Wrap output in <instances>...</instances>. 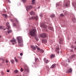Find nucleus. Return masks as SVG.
Masks as SVG:
<instances>
[{"instance_id":"f257e3e1","label":"nucleus","mask_w":76,"mask_h":76,"mask_svg":"<svg viewBox=\"0 0 76 76\" xmlns=\"http://www.w3.org/2000/svg\"><path fill=\"white\" fill-rule=\"evenodd\" d=\"M17 40L19 46L22 47L23 46V39L22 37H18L17 38Z\"/></svg>"},{"instance_id":"f03ea898","label":"nucleus","mask_w":76,"mask_h":76,"mask_svg":"<svg viewBox=\"0 0 76 76\" xmlns=\"http://www.w3.org/2000/svg\"><path fill=\"white\" fill-rule=\"evenodd\" d=\"M36 30L35 29H33L32 30H31L30 31L29 33L30 35L31 36H32L34 37V35H35Z\"/></svg>"},{"instance_id":"7ed1b4c3","label":"nucleus","mask_w":76,"mask_h":76,"mask_svg":"<svg viewBox=\"0 0 76 76\" xmlns=\"http://www.w3.org/2000/svg\"><path fill=\"white\" fill-rule=\"evenodd\" d=\"M5 59L3 58H1L0 60V66H2L3 64H4Z\"/></svg>"},{"instance_id":"20e7f679","label":"nucleus","mask_w":76,"mask_h":76,"mask_svg":"<svg viewBox=\"0 0 76 76\" xmlns=\"http://www.w3.org/2000/svg\"><path fill=\"white\" fill-rule=\"evenodd\" d=\"M32 8H33V6L32 5H30L27 6L26 7L27 12H28L29 10H31V9H32Z\"/></svg>"},{"instance_id":"39448f33","label":"nucleus","mask_w":76,"mask_h":76,"mask_svg":"<svg viewBox=\"0 0 76 76\" xmlns=\"http://www.w3.org/2000/svg\"><path fill=\"white\" fill-rule=\"evenodd\" d=\"M38 17L37 16L35 17L33 16L31 18H30L29 19V20H31V19H36V20H38Z\"/></svg>"},{"instance_id":"423d86ee","label":"nucleus","mask_w":76,"mask_h":76,"mask_svg":"<svg viewBox=\"0 0 76 76\" xmlns=\"http://www.w3.org/2000/svg\"><path fill=\"white\" fill-rule=\"evenodd\" d=\"M10 42H12V44L14 45H15V44H16V43H17L16 39L11 40Z\"/></svg>"},{"instance_id":"0eeeda50","label":"nucleus","mask_w":76,"mask_h":76,"mask_svg":"<svg viewBox=\"0 0 76 76\" xmlns=\"http://www.w3.org/2000/svg\"><path fill=\"white\" fill-rule=\"evenodd\" d=\"M6 25L8 30L10 28V27L9 26V23L7 22L6 23Z\"/></svg>"},{"instance_id":"6e6552de","label":"nucleus","mask_w":76,"mask_h":76,"mask_svg":"<svg viewBox=\"0 0 76 76\" xmlns=\"http://www.w3.org/2000/svg\"><path fill=\"white\" fill-rule=\"evenodd\" d=\"M59 50L60 48H56V51L57 54H59V53L60 52Z\"/></svg>"},{"instance_id":"1a4fd4ad","label":"nucleus","mask_w":76,"mask_h":76,"mask_svg":"<svg viewBox=\"0 0 76 76\" xmlns=\"http://www.w3.org/2000/svg\"><path fill=\"white\" fill-rule=\"evenodd\" d=\"M43 60L44 62L46 64L48 63V62H49V61H48V60H46V58H44L43 59Z\"/></svg>"},{"instance_id":"9d476101","label":"nucleus","mask_w":76,"mask_h":76,"mask_svg":"<svg viewBox=\"0 0 76 76\" xmlns=\"http://www.w3.org/2000/svg\"><path fill=\"white\" fill-rule=\"evenodd\" d=\"M41 26H42L43 28H47V26L46 25H45L44 24L42 25L41 24Z\"/></svg>"},{"instance_id":"9b49d317","label":"nucleus","mask_w":76,"mask_h":76,"mask_svg":"<svg viewBox=\"0 0 76 76\" xmlns=\"http://www.w3.org/2000/svg\"><path fill=\"white\" fill-rule=\"evenodd\" d=\"M72 72V69L71 68H70L67 71L68 73H71Z\"/></svg>"},{"instance_id":"f8f14e48","label":"nucleus","mask_w":76,"mask_h":76,"mask_svg":"<svg viewBox=\"0 0 76 76\" xmlns=\"http://www.w3.org/2000/svg\"><path fill=\"white\" fill-rule=\"evenodd\" d=\"M69 6V4H64L63 5L64 7H67Z\"/></svg>"},{"instance_id":"ddd939ff","label":"nucleus","mask_w":76,"mask_h":76,"mask_svg":"<svg viewBox=\"0 0 76 76\" xmlns=\"http://www.w3.org/2000/svg\"><path fill=\"white\" fill-rule=\"evenodd\" d=\"M59 43L60 44H61L63 43V39L61 38L60 39Z\"/></svg>"},{"instance_id":"4468645a","label":"nucleus","mask_w":76,"mask_h":76,"mask_svg":"<svg viewBox=\"0 0 76 76\" xmlns=\"http://www.w3.org/2000/svg\"><path fill=\"white\" fill-rule=\"evenodd\" d=\"M30 14L31 15H35V12L33 11H32L30 12Z\"/></svg>"},{"instance_id":"2eb2a0df","label":"nucleus","mask_w":76,"mask_h":76,"mask_svg":"<svg viewBox=\"0 0 76 76\" xmlns=\"http://www.w3.org/2000/svg\"><path fill=\"white\" fill-rule=\"evenodd\" d=\"M24 70L25 72H29V68H24Z\"/></svg>"},{"instance_id":"dca6fc26","label":"nucleus","mask_w":76,"mask_h":76,"mask_svg":"<svg viewBox=\"0 0 76 76\" xmlns=\"http://www.w3.org/2000/svg\"><path fill=\"white\" fill-rule=\"evenodd\" d=\"M42 42H44V43H47V40L46 39H42Z\"/></svg>"},{"instance_id":"f3484780","label":"nucleus","mask_w":76,"mask_h":76,"mask_svg":"<svg viewBox=\"0 0 76 76\" xmlns=\"http://www.w3.org/2000/svg\"><path fill=\"white\" fill-rule=\"evenodd\" d=\"M56 64H53L52 65L50 68H54V67H56Z\"/></svg>"},{"instance_id":"a211bd4d","label":"nucleus","mask_w":76,"mask_h":76,"mask_svg":"<svg viewBox=\"0 0 76 76\" xmlns=\"http://www.w3.org/2000/svg\"><path fill=\"white\" fill-rule=\"evenodd\" d=\"M55 57V55L53 54H52L50 56V57L51 58H54Z\"/></svg>"},{"instance_id":"6ab92c4d","label":"nucleus","mask_w":76,"mask_h":76,"mask_svg":"<svg viewBox=\"0 0 76 76\" xmlns=\"http://www.w3.org/2000/svg\"><path fill=\"white\" fill-rule=\"evenodd\" d=\"M72 20L73 21V22H76V19L75 18H72Z\"/></svg>"},{"instance_id":"aec40b11","label":"nucleus","mask_w":76,"mask_h":76,"mask_svg":"<svg viewBox=\"0 0 76 76\" xmlns=\"http://www.w3.org/2000/svg\"><path fill=\"white\" fill-rule=\"evenodd\" d=\"M2 15L3 16H4L5 18H7V15L5 14H3Z\"/></svg>"},{"instance_id":"412c9836","label":"nucleus","mask_w":76,"mask_h":76,"mask_svg":"<svg viewBox=\"0 0 76 76\" xmlns=\"http://www.w3.org/2000/svg\"><path fill=\"white\" fill-rule=\"evenodd\" d=\"M31 48L33 49V50H36V48L34 47V46H32L31 47Z\"/></svg>"},{"instance_id":"4be33fe9","label":"nucleus","mask_w":76,"mask_h":76,"mask_svg":"<svg viewBox=\"0 0 76 76\" xmlns=\"http://www.w3.org/2000/svg\"><path fill=\"white\" fill-rule=\"evenodd\" d=\"M40 37L41 38H44V34H42L40 35Z\"/></svg>"},{"instance_id":"5701e85b","label":"nucleus","mask_w":76,"mask_h":76,"mask_svg":"<svg viewBox=\"0 0 76 76\" xmlns=\"http://www.w3.org/2000/svg\"><path fill=\"white\" fill-rule=\"evenodd\" d=\"M55 16V15H54V14H52L51 15H50L51 18H54V17Z\"/></svg>"},{"instance_id":"b1692460","label":"nucleus","mask_w":76,"mask_h":76,"mask_svg":"<svg viewBox=\"0 0 76 76\" xmlns=\"http://www.w3.org/2000/svg\"><path fill=\"white\" fill-rule=\"evenodd\" d=\"M14 72L15 73H18V70H15L14 71Z\"/></svg>"},{"instance_id":"393cba45","label":"nucleus","mask_w":76,"mask_h":76,"mask_svg":"<svg viewBox=\"0 0 76 76\" xmlns=\"http://www.w3.org/2000/svg\"><path fill=\"white\" fill-rule=\"evenodd\" d=\"M14 59L16 62H17V63H18V59H17L15 57L14 58Z\"/></svg>"},{"instance_id":"a878e982","label":"nucleus","mask_w":76,"mask_h":76,"mask_svg":"<svg viewBox=\"0 0 76 76\" xmlns=\"http://www.w3.org/2000/svg\"><path fill=\"white\" fill-rule=\"evenodd\" d=\"M48 28L50 30H51V29H53V28H52L51 27H50V26H48Z\"/></svg>"},{"instance_id":"bb28decb","label":"nucleus","mask_w":76,"mask_h":76,"mask_svg":"<svg viewBox=\"0 0 76 76\" xmlns=\"http://www.w3.org/2000/svg\"><path fill=\"white\" fill-rule=\"evenodd\" d=\"M46 68L48 70H50V68H49V67L48 66H46Z\"/></svg>"},{"instance_id":"cd10ccee","label":"nucleus","mask_w":76,"mask_h":76,"mask_svg":"<svg viewBox=\"0 0 76 76\" xmlns=\"http://www.w3.org/2000/svg\"><path fill=\"white\" fill-rule=\"evenodd\" d=\"M39 61V60L38 59V58H36L35 59V61H36V62H37V61Z\"/></svg>"},{"instance_id":"c85d7f7f","label":"nucleus","mask_w":76,"mask_h":76,"mask_svg":"<svg viewBox=\"0 0 76 76\" xmlns=\"http://www.w3.org/2000/svg\"><path fill=\"white\" fill-rule=\"evenodd\" d=\"M12 31L11 30H9L7 31L8 34H10V33H11L12 32Z\"/></svg>"},{"instance_id":"c756f323","label":"nucleus","mask_w":76,"mask_h":76,"mask_svg":"<svg viewBox=\"0 0 76 76\" xmlns=\"http://www.w3.org/2000/svg\"><path fill=\"white\" fill-rule=\"evenodd\" d=\"M43 36H44V38H45L47 37V34L45 33H43Z\"/></svg>"},{"instance_id":"7c9ffc66","label":"nucleus","mask_w":76,"mask_h":76,"mask_svg":"<svg viewBox=\"0 0 76 76\" xmlns=\"http://www.w3.org/2000/svg\"><path fill=\"white\" fill-rule=\"evenodd\" d=\"M35 0H32L31 1V2L33 3V4H34L35 3Z\"/></svg>"},{"instance_id":"2f4dec72","label":"nucleus","mask_w":76,"mask_h":76,"mask_svg":"<svg viewBox=\"0 0 76 76\" xmlns=\"http://www.w3.org/2000/svg\"><path fill=\"white\" fill-rule=\"evenodd\" d=\"M60 16H61V17H64V15H63V14H61L60 15Z\"/></svg>"},{"instance_id":"473e14b6","label":"nucleus","mask_w":76,"mask_h":76,"mask_svg":"<svg viewBox=\"0 0 76 76\" xmlns=\"http://www.w3.org/2000/svg\"><path fill=\"white\" fill-rule=\"evenodd\" d=\"M40 52L42 53H44V50H40Z\"/></svg>"},{"instance_id":"72a5a7b5","label":"nucleus","mask_w":76,"mask_h":76,"mask_svg":"<svg viewBox=\"0 0 76 76\" xmlns=\"http://www.w3.org/2000/svg\"><path fill=\"white\" fill-rule=\"evenodd\" d=\"M60 5V3H57L56 5V7L57 6H59Z\"/></svg>"},{"instance_id":"f704fd0d","label":"nucleus","mask_w":76,"mask_h":76,"mask_svg":"<svg viewBox=\"0 0 76 76\" xmlns=\"http://www.w3.org/2000/svg\"><path fill=\"white\" fill-rule=\"evenodd\" d=\"M42 15H43V14H42V13H41L40 15V17H42Z\"/></svg>"},{"instance_id":"c9c22d12","label":"nucleus","mask_w":76,"mask_h":76,"mask_svg":"<svg viewBox=\"0 0 76 76\" xmlns=\"http://www.w3.org/2000/svg\"><path fill=\"white\" fill-rule=\"evenodd\" d=\"M4 28V27L3 26H0V29H3Z\"/></svg>"},{"instance_id":"e433bc0d","label":"nucleus","mask_w":76,"mask_h":76,"mask_svg":"<svg viewBox=\"0 0 76 76\" xmlns=\"http://www.w3.org/2000/svg\"><path fill=\"white\" fill-rule=\"evenodd\" d=\"M36 47H37V50H40V49H39V48L37 46H36Z\"/></svg>"},{"instance_id":"4c0bfd02","label":"nucleus","mask_w":76,"mask_h":76,"mask_svg":"<svg viewBox=\"0 0 76 76\" xmlns=\"http://www.w3.org/2000/svg\"><path fill=\"white\" fill-rule=\"evenodd\" d=\"M5 61H6V63H8L9 62V60H8L7 59H6L5 60Z\"/></svg>"},{"instance_id":"58836bf2","label":"nucleus","mask_w":76,"mask_h":76,"mask_svg":"<svg viewBox=\"0 0 76 76\" xmlns=\"http://www.w3.org/2000/svg\"><path fill=\"white\" fill-rule=\"evenodd\" d=\"M64 12V15H67V12L65 11Z\"/></svg>"},{"instance_id":"ea45409f","label":"nucleus","mask_w":76,"mask_h":76,"mask_svg":"<svg viewBox=\"0 0 76 76\" xmlns=\"http://www.w3.org/2000/svg\"><path fill=\"white\" fill-rule=\"evenodd\" d=\"M11 62L12 63H14V60H11Z\"/></svg>"},{"instance_id":"a19ab883","label":"nucleus","mask_w":76,"mask_h":76,"mask_svg":"<svg viewBox=\"0 0 76 76\" xmlns=\"http://www.w3.org/2000/svg\"><path fill=\"white\" fill-rule=\"evenodd\" d=\"M20 71H21V72H23V70L22 69V68H21V69H20Z\"/></svg>"},{"instance_id":"79ce46f5","label":"nucleus","mask_w":76,"mask_h":76,"mask_svg":"<svg viewBox=\"0 0 76 76\" xmlns=\"http://www.w3.org/2000/svg\"><path fill=\"white\" fill-rule=\"evenodd\" d=\"M22 1L23 2V3H25L26 1V0H22Z\"/></svg>"},{"instance_id":"37998d69","label":"nucleus","mask_w":76,"mask_h":76,"mask_svg":"<svg viewBox=\"0 0 76 76\" xmlns=\"http://www.w3.org/2000/svg\"><path fill=\"white\" fill-rule=\"evenodd\" d=\"M1 74L2 75H4V73L3 72H1Z\"/></svg>"},{"instance_id":"c03bdc74","label":"nucleus","mask_w":76,"mask_h":76,"mask_svg":"<svg viewBox=\"0 0 76 76\" xmlns=\"http://www.w3.org/2000/svg\"><path fill=\"white\" fill-rule=\"evenodd\" d=\"M35 39H36V41H38L39 40L38 38L37 37L35 38Z\"/></svg>"},{"instance_id":"a18cd8bd","label":"nucleus","mask_w":76,"mask_h":76,"mask_svg":"<svg viewBox=\"0 0 76 76\" xmlns=\"http://www.w3.org/2000/svg\"><path fill=\"white\" fill-rule=\"evenodd\" d=\"M71 48H75L73 45H71Z\"/></svg>"},{"instance_id":"49530a36","label":"nucleus","mask_w":76,"mask_h":76,"mask_svg":"<svg viewBox=\"0 0 76 76\" xmlns=\"http://www.w3.org/2000/svg\"><path fill=\"white\" fill-rule=\"evenodd\" d=\"M20 54V56H23V54L22 53H21Z\"/></svg>"},{"instance_id":"de8ad7c7","label":"nucleus","mask_w":76,"mask_h":76,"mask_svg":"<svg viewBox=\"0 0 76 76\" xmlns=\"http://www.w3.org/2000/svg\"><path fill=\"white\" fill-rule=\"evenodd\" d=\"M75 56V55H72V57H73Z\"/></svg>"},{"instance_id":"09e8293b","label":"nucleus","mask_w":76,"mask_h":76,"mask_svg":"<svg viewBox=\"0 0 76 76\" xmlns=\"http://www.w3.org/2000/svg\"><path fill=\"white\" fill-rule=\"evenodd\" d=\"M7 72H10V71L9 70H7Z\"/></svg>"},{"instance_id":"8fccbe9b","label":"nucleus","mask_w":76,"mask_h":76,"mask_svg":"<svg viewBox=\"0 0 76 76\" xmlns=\"http://www.w3.org/2000/svg\"><path fill=\"white\" fill-rule=\"evenodd\" d=\"M71 51L72 52H73V50L72 49V50H71Z\"/></svg>"},{"instance_id":"3c124183","label":"nucleus","mask_w":76,"mask_h":76,"mask_svg":"<svg viewBox=\"0 0 76 76\" xmlns=\"http://www.w3.org/2000/svg\"><path fill=\"white\" fill-rule=\"evenodd\" d=\"M74 43H75V44H76V41Z\"/></svg>"},{"instance_id":"603ef678","label":"nucleus","mask_w":76,"mask_h":76,"mask_svg":"<svg viewBox=\"0 0 76 76\" xmlns=\"http://www.w3.org/2000/svg\"><path fill=\"white\" fill-rule=\"evenodd\" d=\"M5 30H6V29H5V28L4 29V31H5Z\"/></svg>"},{"instance_id":"864d4df0","label":"nucleus","mask_w":76,"mask_h":76,"mask_svg":"<svg viewBox=\"0 0 76 76\" xmlns=\"http://www.w3.org/2000/svg\"><path fill=\"white\" fill-rule=\"evenodd\" d=\"M1 38V36L0 35V38Z\"/></svg>"},{"instance_id":"5fc2aeb1","label":"nucleus","mask_w":76,"mask_h":76,"mask_svg":"<svg viewBox=\"0 0 76 76\" xmlns=\"http://www.w3.org/2000/svg\"><path fill=\"white\" fill-rule=\"evenodd\" d=\"M75 48V50H76V48Z\"/></svg>"},{"instance_id":"6e6d98bb","label":"nucleus","mask_w":76,"mask_h":76,"mask_svg":"<svg viewBox=\"0 0 76 76\" xmlns=\"http://www.w3.org/2000/svg\"><path fill=\"white\" fill-rule=\"evenodd\" d=\"M9 3H10V1H9Z\"/></svg>"},{"instance_id":"4d7b16f0","label":"nucleus","mask_w":76,"mask_h":76,"mask_svg":"<svg viewBox=\"0 0 76 76\" xmlns=\"http://www.w3.org/2000/svg\"><path fill=\"white\" fill-rule=\"evenodd\" d=\"M7 1H9V0H7Z\"/></svg>"},{"instance_id":"13d9d810","label":"nucleus","mask_w":76,"mask_h":76,"mask_svg":"<svg viewBox=\"0 0 76 76\" xmlns=\"http://www.w3.org/2000/svg\"><path fill=\"white\" fill-rule=\"evenodd\" d=\"M68 60H69V59H68Z\"/></svg>"},{"instance_id":"bf43d9fd","label":"nucleus","mask_w":76,"mask_h":76,"mask_svg":"<svg viewBox=\"0 0 76 76\" xmlns=\"http://www.w3.org/2000/svg\"><path fill=\"white\" fill-rule=\"evenodd\" d=\"M59 3H60V2H59Z\"/></svg>"}]
</instances>
